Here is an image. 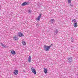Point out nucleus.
Returning <instances> with one entry per match:
<instances>
[{
	"label": "nucleus",
	"instance_id": "423d86ee",
	"mask_svg": "<svg viewBox=\"0 0 78 78\" xmlns=\"http://www.w3.org/2000/svg\"><path fill=\"white\" fill-rule=\"evenodd\" d=\"M41 16H42V14H40L38 17L36 18L37 20H40V19L41 18Z\"/></svg>",
	"mask_w": 78,
	"mask_h": 78
},
{
	"label": "nucleus",
	"instance_id": "2eb2a0df",
	"mask_svg": "<svg viewBox=\"0 0 78 78\" xmlns=\"http://www.w3.org/2000/svg\"><path fill=\"white\" fill-rule=\"evenodd\" d=\"M14 39H15V40H17L18 39V38H17V37L15 36L14 37Z\"/></svg>",
	"mask_w": 78,
	"mask_h": 78
},
{
	"label": "nucleus",
	"instance_id": "7ed1b4c3",
	"mask_svg": "<svg viewBox=\"0 0 78 78\" xmlns=\"http://www.w3.org/2000/svg\"><path fill=\"white\" fill-rule=\"evenodd\" d=\"M67 59L68 62L70 63L72 61V57H69Z\"/></svg>",
	"mask_w": 78,
	"mask_h": 78
},
{
	"label": "nucleus",
	"instance_id": "f8f14e48",
	"mask_svg": "<svg viewBox=\"0 0 78 78\" xmlns=\"http://www.w3.org/2000/svg\"><path fill=\"white\" fill-rule=\"evenodd\" d=\"M11 53H12V55H16V52H15V51H11Z\"/></svg>",
	"mask_w": 78,
	"mask_h": 78
},
{
	"label": "nucleus",
	"instance_id": "f257e3e1",
	"mask_svg": "<svg viewBox=\"0 0 78 78\" xmlns=\"http://www.w3.org/2000/svg\"><path fill=\"white\" fill-rule=\"evenodd\" d=\"M50 47H51V46H48L45 45H44V50L45 51H49V50Z\"/></svg>",
	"mask_w": 78,
	"mask_h": 78
},
{
	"label": "nucleus",
	"instance_id": "aec40b11",
	"mask_svg": "<svg viewBox=\"0 0 78 78\" xmlns=\"http://www.w3.org/2000/svg\"><path fill=\"white\" fill-rule=\"evenodd\" d=\"M4 48H7V47L6 45H4Z\"/></svg>",
	"mask_w": 78,
	"mask_h": 78
},
{
	"label": "nucleus",
	"instance_id": "6e6552de",
	"mask_svg": "<svg viewBox=\"0 0 78 78\" xmlns=\"http://www.w3.org/2000/svg\"><path fill=\"white\" fill-rule=\"evenodd\" d=\"M58 29H56L55 30V32L54 33V35H56V34H58Z\"/></svg>",
	"mask_w": 78,
	"mask_h": 78
},
{
	"label": "nucleus",
	"instance_id": "4be33fe9",
	"mask_svg": "<svg viewBox=\"0 0 78 78\" xmlns=\"http://www.w3.org/2000/svg\"><path fill=\"white\" fill-rule=\"evenodd\" d=\"M51 46H53V44H51Z\"/></svg>",
	"mask_w": 78,
	"mask_h": 78
},
{
	"label": "nucleus",
	"instance_id": "9d476101",
	"mask_svg": "<svg viewBox=\"0 0 78 78\" xmlns=\"http://www.w3.org/2000/svg\"><path fill=\"white\" fill-rule=\"evenodd\" d=\"M51 23H55V20L53 19H51Z\"/></svg>",
	"mask_w": 78,
	"mask_h": 78
},
{
	"label": "nucleus",
	"instance_id": "ddd939ff",
	"mask_svg": "<svg viewBox=\"0 0 78 78\" xmlns=\"http://www.w3.org/2000/svg\"><path fill=\"white\" fill-rule=\"evenodd\" d=\"M78 26V24L76 23H75L74 24V27H77Z\"/></svg>",
	"mask_w": 78,
	"mask_h": 78
},
{
	"label": "nucleus",
	"instance_id": "4468645a",
	"mask_svg": "<svg viewBox=\"0 0 78 78\" xmlns=\"http://www.w3.org/2000/svg\"><path fill=\"white\" fill-rule=\"evenodd\" d=\"M22 44H23V45H26V42L24 41H22Z\"/></svg>",
	"mask_w": 78,
	"mask_h": 78
},
{
	"label": "nucleus",
	"instance_id": "5701e85b",
	"mask_svg": "<svg viewBox=\"0 0 78 78\" xmlns=\"http://www.w3.org/2000/svg\"><path fill=\"white\" fill-rule=\"evenodd\" d=\"M2 47H4V44L3 45V46Z\"/></svg>",
	"mask_w": 78,
	"mask_h": 78
},
{
	"label": "nucleus",
	"instance_id": "f3484780",
	"mask_svg": "<svg viewBox=\"0 0 78 78\" xmlns=\"http://www.w3.org/2000/svg\"><path fill=\"white\" fill-rule=\"evenodd\" d=\"M68 3H70L71 2V0H68Z\"/></svg>",
	"mask_w": 78,
	"mask_h": 78
},
{
	"label": "nucleus",
	"instance_id": "a211bd4d",
	"mask_svg": "<svg viewBox=\"0 0 78 78\" xmlns=\"http://www.w3.org/2000/svg\"><path fill=\"white\" fill-rule=\"evenodd\" d=\"M29 13H31V10H28Z\"/></svg>",
	"mask_w": 78,
	"mask_h": 78
},
{
	"label": "nucleus",
	"instance_id": "412c9836",
	"mask_svg": "<svg viewBox=\"0 0 78 78\" xmlns=\"http://www.w3.org/2000/svg\"><path fill=\"white\" fill-rule=\"evenodd\" d=\"M71 41V42H73V41H74L73 39H72Z\"/></svg>",
	"mask_w": 78,
	"mask_h": 78
},
{
	"label": "nucleus",
	"instance_id": "f03ea898",
	"mask_svg": "<svg viewBox=\"0 0 78 78\" xmlns=\"http://www.w3.org/2000/svg\"><path fill=\"white\" fill-rule=\"evenodd\" d=\"M31 71L32 72H33L34 73V74L35 75V74H36V69L34 68L33 67H32L31 68Z\"/></svg>",
	"mask_w": 78,
	"mask_h": 78
},
{
	"label": "nucleus",
	"instance_id": "20e7f679",
	"mask_svg": "<svg viewBox=\"0 0 78 78\" xmlns=\"http://www.w3.org/2000/svg\"><path fill=\"white\" fill-rule=\"evenodd\" d=\"M29 4H30V3H29V2H24L23 3V4L22 5L25 6L26 5H29Z\"/></svg>",
	"mask_w": 78,
	"mask_h": 78
},
{
	"label": "nucleus",
	"instance_id": "6ab92c4d",
	"mask_svg": "<svg viewBox=\"0 0 78 78\" xmlns=\"http://www.w3.org/2000/svg\"><path fill=\"white\" fill-rule=\"evenodd\" d=\"M1 46H2V47H3V45H4V44H3L1 43Z\"/></svg>",
	"mask_w": 78,
	"mask_h": 78
},
{
	"label": "nucleus",
	"instance_id": "0eeeda50",
	"mask_svg": "<svg viewBox=\"0 0 78 78\" xmlns=\"http://www.w3.org/2000/svg\"><path fill=\"white\" fill-rule=\"evenodd\" d=\"M13 73L15 75H17L18 74V71H17V70H16L14 71Z\"/></svg>",
	"mask_w": 78,
	"mask_h": 78
},
{
	"label": "nucleus",
	"instance_id": "9b49d317",
	"mask_svg": "<svg viewBox=\"0 0 78 78\" xmlns=\"http://www.w3.org/2000/svg\"><path fill=\"white\" fill-rule=\"evenodd\" d=\"M44 72L45 73H47V69H45V68H44Z\"/></svg>",
	"mask_w": 78,
	"mask_h": 78
},
{
	"label": "nucleus",
	"instance_id": "39448f33",
	"mask_svg": "<svg viewBox=\"0 0 78 78\" xmlns=\"http://www.w3.org/2000/svg\"><path fill=\"white\" fill-rule=\"evenodd\" d=\"M18 35L20 37H23L24 36L22 32H19L18 33Z\"/></svg>",
	"mask_w": 78,
	"mask_h": 78
},
{
	"label": "nucleus",
	"instance_id": "1a4fd4ad",
	"mask_svg": "<svg viewBox=\"0 0 78 78\" xmlns=\"http://www.w3.org/2000/svg\"><path fill=\"white\" fill-rule=\"evenodd\" d=\"M28 60L29 62H31V56H29L28 58Z\"/></svg>",
	"mask_w": 78,
	"mask_h": 78
},
{
	"label": "nucleus",
	"instance_id": "dca6fc26",
	"mask_svg": "<svg viewBox=\"0 0 78 78\" xmlns=\"http://www.w3.org/2000/svg\"><path fill=\"white\" fill-rule=\"evenodd\" d=\"M72 22H74L75 23L76 22V20L74 19L72 20Z\"/></svg>",
	"mask_w": 78,
	"mask_h": 78
}]
</instances>
